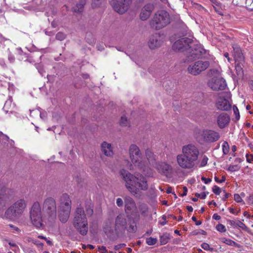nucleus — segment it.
Instances as JSON below:
<instances>
[{
    "mask_svg": "<svg viewBox=\"0 0 253 253\" xmlns=\"http://www.w3.org/2000/svg\"><path fill=\"white\" fill-rule=\"evenodd\" d=\"M162 38L159 34L153 35L150 38L148 45L151 49H155L161 45Z\"/></svg>",
    "mask_w": 253,
    "mask_h": 253,
    "instance_id": "nucleus-20",
    "label": "nucleus"
},
{
    "mask_svg": "<svg viewBox=\"0 0 253 253\" xmlns=\"http://www.w3.org/2000/svg\"><path fill=\"white\" fill-rule=\"evenodd\" d=\"M186 209L189 212H192L193 211V209L191 206H188L186 207Z\"/></svg>",
    "mask_w": 253,
    "mask_h": 253,
    "instance_id": "nucleus-62",
    "label": "nucleus"
},
{
    "mask_svg": "<svg viewBox=\"0 0 253 253\" xmlns=\"http://www.w3.org/2000/svg\"><path fill=\"white\" fill-rule=\"evenodd\" d=\"M104 1V0H92L91 5L93 8H98Z\"/></svg>",
    "mask_w": 253,
    "mask_h": 253,
    "instance_id": "nucleus-34",
    "label": "nucleus"
},
{
    "mask_svg": "<svg viewBox=\"0 0 253 253\" xmlns=\"http://www.w3.org/2000/svg\"><path fill=\"white\" fill-rule=\"evenodd\" d=\"M131 3V0H113L111 4L115 11L123 14L128 10Z\"/></svg>",
    "mask_w": 253,
    "mask_h": 253,
    "instance_id": "nucleus-12",
    "label": "nucleus"
},
{
    "mask_svg": "<svg viewBox=\"0 0 253 253\" xmlns=\"http://www.w3.org/2000/svg\"><path fill=\"white\" fill-rule=\"evenodd\" d=\"M208 85L213 90L218 91L224 90L227 84L223 78L214 77L209 82Z\"/></svg>",
    "mask_w": 253,
    "mask_h": 253,
    "instance_id": "nucleus-15",
    "label": "nucleus"
},
{
    "mask_svg": "<svg viewBox=\"0 0 253 253\" xmlns=\"http://www.w3.org/2000/svg\"><path fill=\"white\" fill-rule=\"evenodd\" d=\"M128 226H126V230L130 233H134L137 229L136 224L133 220H129Z\"/></svg>",
    "mask_w": 253,
    "mask_h": 253,
    "instance_id": "nucleus-26",
    "label": "nucleus"
},
{
    "mask_svg": "<svg viewBox=\"0 0 253 253\" xmlns=\"http://www.w3.org/2000/svg\"><path fill=\"white\" fill-rule=\"evenodd\" d=\"M129 153L132 163L139 167L141 162V154L138 147L135 144H131L129 147Z\"/></svg>",
    "mask_w": 253,
    "mask_h": 253,
    "instance_id": "nucleus-14",
    "label": "nucleus"
},
{
    "mask_svg": "<svg viewBox=\"0 0 253 253\" xmlns=\"http://www.w3.org/2000/svg\"><path fill=\"white\" fill-rule=\"evenodd\" d=\"M235 70L237 76L241 78L244 76L243 67L244 66L245 60L235 61Z\"/></svg>",
    "mask_w": 253,
    "mask_h": 253,
    "instance_id": "nucleus-24",
    "label": "nucleus"
},
{
    "mask_svg": "<svg viewBox=\"0 0 253 253\" xmlns=\"http://www.w3.org/2000/svg\"><path fill=\"white\" fill-rule=\"evenodd\" d=\"M240 167L237 165H230L228 167V168L227 169L228 171H230L231 172H234V171L239 170L240 169Z\"/></svg>",
    "mask_w": 253,
    "mask_h": 253,
    "instance_id": "nucleus-37",
    "label": "nucleus"
},
{
    "mask_svg": "<svg viewBox=\"0 0 253 253\" xmlns=\"http://www.w3.org/2000/svg\"><path fill=\"white\" fill-rule=\"evenodd\" d=\"M201 135L203 137V140L207 143H213L216 142L220 138L219 133L212 129H203Z\"/></svg>",
    "mask_w": 253,
    "mask_h": 253,
    "instance_id": "nucleus-13",
    "label": "nucleus"
},
{
    "mask_svg": "<svg viewBox=\"0 0 253 253\" xmlns=\"http://www.w3.org/2000/svg\"><path fill=\"white\" fill-rule=\"evenodd\" d=\"M170 239V235L168 233H165L160 236V242L161 245H164L167 244Z\"/></svg>",
    "mask_w": 253,
    "mask_h": 253,
    "instance_id": "nucleus-28",
    "label": "nucleus"
},
{
    "mask_svg": "<svg viewBox=\"0 0 253 253\" xmlns=\"http://www.w3.org/2000/svg\"><path fill=\"white\" fill-rule=\"evenodd\" d=\"M199 233L200 234H202V235H207V232L204 230H200V231L199 232Z\"/></svg>",
    "mask_w": 253,
    "mask_h": 253,
    "instance_id": "nucleus-64",
    "label": "nucleus"
},
{
    "mask_svg": "<svg viewBox=\"0 0 253 253\" xmlns=\"http://www.w3.org/2000/svg\"><path fill=\"white\" fill-rule=\"evenodd\" d=\"M246 160L248 163H253V155L247 154L246 155Z\"/></svg>",
    "mask_w": 253,
    "mask_h": 253,
    "instance_id": "nucleus-47",
    "label": "nucleus"
},
{
    "mask_svg": "<svg viewBox=\"0 0 253 253\" xmlns=\"http://www.w3.org/2000/svg\"><path fill=\"white\" fill-rule=\"evenodd\" d=\"M9 227L13 228L15 231L17 232H19L20 231V229L18 227H15L12 224H10Z\"/></svg>",
    "mask_w": 253,
    "mask_h": 253,
    "instance_id": "nucleus-58",
    "label": "nucleus"
},
{
    "mask_svg": "<svg viewBox=\"0 0 253 253\" xmlns=\"http://www.w3.org/2000/svg\"><path fill=\"white\" fill-rule=\"evenodd\" d=\"M230 118L229 116L225 113H221L217 116L216 122L218 126L220 128H224L227 126L230 122Z\"/></svg>",
    "mask_w": 253,
    "mask_h": 253,
    "instance_id": "nucleus-18",
    "label": "nucleus"
},
{
    "mask_svg": "<svg viewBox=\"0 0 253 253\" xmlns=\"http://www.w3.org/2000/svg\"><path fill=\"white\" fill-rule=\"evenodd\" d=\"M227 223L229 224V225L231 227H232L233 228L237 227L238 220L236 221V220L229 219L227 220Z\"/></svg>",
    "mask_w": 253,
    "mask_h": 253,
    "instance_id": "nucleus-42",
    "label": "nucleus"
},
{
    "mask_svg": "<svg viewBox=\"0 0 253 253\" xmlns=\"http://www.w3.org/2000/svg\"><path fill=\"white\" fill-rule=\"evenodd\" d=\"M86 0H81L79 3H77L76 7L74 8L73 11L75 12H81L83 10L85 4Z\"/></svg>",
    "mask_w": 253,
    "mask_h": 253,
    "instance_id": "nucleus-29",
    "label": "nucleus"
},
{
    "mask_svg": "<svg viewBox=\"0 0 253 253\" xmlns=\"http://www.w3.org/2000/svg\"><path fill=\"white\" fill-rule=\"evenodd\" d=\"M224 56L227 59L228 62H231V59L229 57V55L228 52H225L224 53Z\"/></svg>",
    "mask_w": 253,
    "mask_h": 253,
    "instance_id": "nucleus-57",
    "label": "nucleus"
},
{
    "mask_svg": "<svg viewBox=\"0 0 253 253\" xmlns=\"http://www.w3.org/2000/svg\"><path fill=\"white\" fill-rule=\"evenodd\" d=\"M201 246L204 250L206 251H209L211 252H213L214 251V249L211 247L209 244L207 243H203Z\"/></svg>",
    "mask_w": 253,
    "mask_h": 253,
    "instance_id": "nucleus-35",
    "label": "nucleus"
},
{
    "mask_svg": "<svg viewBox=\"0 0 253 253\" xmlns=\"http://www.w3.org/2000/svg\"><path fill=\"white\" fill-rule=\"evenodd\" d=\"M15 54L19 60H22L24 58H27L26 54L21 50V48H16Z\"/></svg>",
    "mask_w": 253,
    "mask_h": 253,
    "instance_id": "nucleus-30",
    "label": "nucleus"
},
{
    "mask_svg": "<svg viewBox=\"0 0 253 253\" xmlns=\"http://www.w3.org/2000/svg\"><path fill=\"white\" fill-rule=\"evenodd\" d=\"M183 192L182 194H181V197H184V196H186L187 195V193L188 191V189H187V187L185 186H184L183 187Z\"/></svg>",
    "mask_w": 253,
    "mask_h": 253,
    "instance_id": "nucleus-54",
    "label": "nucleus"
},
{
    "mask_svg": "<svg viewBox=\"0 0 253 253\" xmlns=\"http://www.w3.org/2000/svg\"><path fill=\"white\" fill-rule=\"evenodd\" d=\"M42 210L48 218L55 219L57 213V207L55 199L52 197L46 198L44 200Z\"/></svg>",
    "mask_w": 253,
    "mask_h": 253,
    "instance_id": "nucleus-8",
    "label": "nucleus"
},
{
    "mask_svg": "<svg viewBox=\"0 0 253 253\" xmlns=\"http://www.w3.org/2000/svg\"><path fill=\"white\" fill-rule=\"evenodd\" d=\"M212 218L214 220H218L220 219L221 217L218 214L214 213L212 216Z\"/></svg>",
    "mask_w": 253,
    "mask_h": 253,
    "instance_id": "nucleus-55",
    "label": "nucleus"
},
{
    "mask_svg": "<svg viewBox=\"0 0 253 253\" xmlns=\"http://www.w3.org/2000/svg\"><path fill=\"white\" fill-rule=\"evenodd\" d=\"M154 9V5L152 3H147L142 8L140 13V18L144 21L147 20Z\"/></svg>",
    "mask_w": 253,
    "mask_h": 253,
    "instance_id": "nucleus-17",
    "label": "nucleus"
},
{
    "mask_svg": "<svg viewBox=\"0 0 253 253\" xmlns=\"http://www.w3.org/2000/svg\"><path fill=\"white\" fill-rule=\"evenodd\" d=\"M199 150L193 144L184 145L182 148V153L176 156V161L178 166L182 169H192L198 164Z\"/></svg>",
    "mask_w": 253,
    "mask_h": 253,
    "instance_id": "nucleus-2",
    "label": "nucleus"
},
{
    "mask_svg": "<svg viewBox=\"0 0 253 253\" xmlns=\"http://www.w3.org/2000/svg\"><path fill=\"white\" fill-rule=\"evenodd\" d=\"M7 198L5 189H1V192H0V208L5 206Z\"/></svg>",
    "mask_w": 253,
    "mask_h": 253,
    "instance_id": "nucleus-27",
    "label": "nucleus"
},
{
    "mask_svg": "<svg viewBox=\"0 0 253 253\" xmlns=\"http://www.w3.org/2000/svg\"><path fill=\"white\" fill-rule=\"evenodd\" d=\"M232 48L233 49L232 54L235 59V61L236 62H238V61L245 60V57L240 47L236 44H233Z\"/></svg>",
    "mask_w": 253,
    "mask_h": 253,
    "instance_id": "nucleus-21",
    "label": "nucleus"
},
{
    "mask_svg": "<svg viewBox=\"0 0 253 253\" xmlns=\"http://www.w3.org/2000/svg\"><path fill=\"white\" fill-rule=\"evenodd\" d=\"M229 145L227 141H224L222 145V153L224 155H227L229 152Z\"/></svg>",
    "mask_w": 253,
    "mask_h": 253,
    "instance_id": "nucleus-31",
    "label": "nucleus"
},
{
    "mask_svg": "<svg viewBox=\"0 0 253 253\" xmlns=\"http://www.w3.org/2000/svg\"><path fill=\"white\" fill-rule=\"evenodd\" d=\"M208 160H209V159H208V157L205 155L203 157V159L201 162L200 166L201 167H204L206 166L208 163Z\"/></svg>",
    "mask_w": 253,
    "mask_h": 253,
    "instance_id": "nucleus-43",
    "label": "nucleus"
},
{
    "mask_svg": "<svg viewBox=\"0 0 253 253\" xmlns=\"http://www.w3.org/2000/svg\"><path fill=\"white\" fill-rule=\"evenodd\" d=\"M101 151L106 156H112L113 154L111 144L108 143L105 141L101 144Z\"/></svg>",
    "mask_w": 253,
    "mask_h": 253,
    "instance_id": "nucleus-23",
    "label": "nucleus"
},
{
    "mask_svg": "<svg viewBox=\"0 0 253 253\" xmlns=\"http://www.w3.org/2000/svg\"><path fill=\"white\" fill-rule=\"evenodd\" d=\"M127 222L125 215L123 214L118 215L115 219V230L124 231L126 229Z\"/></svg>",
    "mask_w": 253,
    "mask_h": 253,
    "instance_id": "nucleus-19",
    "label": "nucleus"
},
{
    "mask_svg": "<svg viewBox=\"0 0 253 253\" xmlns=\"http://www.w3.org/2000/svg\"><path fill=\"white\" fill-rule=\"evenodd\" d=\"M120 123L122 126H126L128 124L126 118L125 116L121 117Z\"/></svg>",
    "mask_w": 253,
    "mask_h": 253,
    "instance_id": "nucleus-41",
    "label": "nucleus"
},
{
    "mask_svg": "<svg viewBox=\"0 0 253 253\" xmlns=\"http://www.w3.org/2000/svg\"><path fill=\"white\" fill-rule=\"evenodd\" d=\"M216 109L220 111H228L231 108V104L223 97L219 96L215 102Z\"/></svg>",
    "mask_w": 253,
    "mask_h": 253,
    "instance_id": "nucleus-16",
    "label": "nucleus"
},
{
    "mask_svg": "<svg viewBox=\"0 0 253 253\" xmlns=\"http://www.w3.org/2000/svg\"><path fill=\"white\" fill-rule=\"evenodd\" d=\"M212 190L215 195H219L221 191L220 188L217 185L213 186Z\"/></svg>",
    "mask_w": 253,
    "mask_h": 253,
    "instance_id": "nucleus-44",
    "label": "nucleus"
},
{
    "mask_svg": "<svg viewBox=\"0 0 253 253\" xmlns=\"http://www.w3.org/2000/svg\"><path fill=\"white\" fill-rule=\"evenodd\" d=\"M98 249L102 251L104 253H106L107 252V250L105 246L99 247Z\"/></svg>",
    "mask_w": 253,
    "mask_h": 253,
    "instance_id": "nucleus-59",
    "label": "nucleus"
},
{
    "mask_svg": "<svg viewBox=\"0 0 253 253\" xmlns=\"http://www.w3.org/2000/svg\"><path fill=\"white\" fill-rule=\"evenodd\" d=\"M234 200L237 203L242 202L243 204H245V202L243 201L241 196L238 194H235L234 195Z\"/></svg>",
    "mask_w": 253,
    "mask_h": 253,
    "instance_id": "nucleus-40",
    "label": "nucleus"
},
{
    "mask_svg": "<svg viewBox=\"0 0 253 253\" xmlns=\"http://www.w3.org/2000/svg\"><path fill=\"white\" fill-rule=\"evenodd\" d=\"M220 240L222 242L229 246H235L236 245V243L235 241L225 237L221 238Z\"/></svg>",
    "mask_w": 253,
    "mask_h": 253,
    "instance_id": "nucleus-32",
    "label": "nucleus"
},
{
    "mask_svg": "<svg viewBox=\"0 0 253 253\" xmlns=\"http://www.w3.org/2000/svg\"><path fill=\"white\" fill-rule=\"evenodd\" d=\"M192 219L193 221L195 222V224L196 225H200L202 224V221L201 220H197L196 217L195 216H193L192 217Z\"/></svg>",
    "mask_w": 253,
    "mask_h": 253,
    "instance_id": "nucleus-53",
    "label": "nucleus"
},
{
    "mask_svg": "<svg viewBox=\"0 0 253 253\" xmlns=\"http://www.w3.org/2000/svg\"><path fill=\"white\" fill-rule=\"evenodd\" d=\"M126 244L125 243H122V244H120L115 245L114 246V250L116 251H118L122 248H124V247H126Z\"/></svg>",
    "mask_w": 253,
    "mask_h": 253,
    "instance_id": "nucleus-48",
    "label": "nucleus"
},
{
    "mask_svg": "<svg viewBox=\"0 0 253 253\" xmlns=\"http://www.w3.org/2000/svg\"><path fill=\"white\" fill-rule=\"evenodd\" d=\"M72 202L67 194H63L60 199L58 208L59 218L62 223H65L69 218Z\"/></svg>",
    "mask_w": 253,
    "mask_h": 253,
    "instance_id": "nucleus-5",
    "label": "nucleus"
},
{
    "mask_svg": "<svg viewBox=\"0 0 253 253\" xmlns=\"http://www.w3.org/2000/svg\"><path fill=\"white\" fill-rule=\"evenodd\" d=\"M172 48L178 51L188 50L186 60L188 62L201 58L206 53V50L197 41H194L193 38L186 37L176 41L173 44Z\"/></svg>",
    "mask_w": 253,
    "mask_h": 253,
    "instance_id": "nucleus-1",
    "label": "nucleus"
},
{
    "mask_svg": "<svg viewBox=\"0 0 253 253\" xmlns=\"http://www.w3.org/2000/svg\"><path fill=\"white\" fill-rule=\"evenodd\" d=\"M157 169L159 172L168 176L170 173L172 168L170 165L166 163L162 162L158 165Z\"/></svg>",
    "mask_w": 253,
    "mask_h": 253,
    "instance_id": "nucleus-22",
    "label": "nucleus"
},
{
    "mask_svg": "<svg viewBox=\"0 0 253 253\" xmlns=\"http://www.w3.org/2000/svg\"><path fill=\"white\" fill-rule=\"evenodd\" d=\"M146 156L147 157V159L149 160L151 158V157H153V154L152 153V152L149 150H147L146 151Z\"/></svg>",
    "mask_w": 253,
    "mask_h": 253,
    "instance_id": "nucleus-51",
    "label": "nucleus"
},
{
    "mask_svg": "<svg viewBox=\"0 0 253 253\" xmlns=\"http://www.w3.org/2000/svg\"><path fill=\"white\" fill-rule=\"evenodd\" d=\"M216 229L219 232L221 233H224L226 231V229L225 228V226L222 224H218L216 226Z\"/></svg>",
    "mask_w": 253,
    "mask_h": 253,
    "instance_id": "nucleus-36",
    "label": "nucleus"
},
{
    "mask_svg": "<svg viewBox=\"0 0 253 253\" xmlns=\"http://www.w3.org/2000/svg\"><path fill=\"white\" fill-rule=\"evenodd\" d=\"M169 22V14L166 11L161 10L155 14L150 21V25L152 28L158 30L166 27Z\"/></svg>",
    "mask_w": 253,
    "mask_h": 253,
    "instance_id": "nucleus-6",
    "label": "nucleus"
},
{
    "mask_svg": "<svg viewBox=\"0 0 253 253\" xmlns=\"http://www.w3.org/2000/svg\"><path fill=\"white\" fill-rule=\"evenodd\" d=\"M8 59H9V60L10 61V62H13L15 60V58L12 55H10L8 56Z\"/></svg>",
    "mask_w": 253,
    "mask_h": 253,
    "instance_id": "nucleus-61",
    "label": "nucleus"
},
{
    "mask_svg": "<svg viewBox=\"0 0 253 253\" xmlns=\"http://www.w3.org/2000/svg\"><path fill=\"white\" fill-rule=\"evenodd\" d=\"M138 210L142 216L147 217L148 215V207L146 204L139 203L138 205Z\"/></svg>",
    "mask_w": 253,
    "mask_h": 253,
    "instance_id": "nucleus-25",
    "label": "nucleus"
},
{
    "mask_svg": "<svg viewBox=\"0 0 253 253\" xmlns=\"http://www.w3.org/2000/svg\"><path fill=\"white\" fill-rule=\"evenodd\" d=\"M73 224L77 231L83 236L88 232V222L83 208L78 207L74 212Z\"/></svg>",
    "mask_w": 253,
    "mask_h": 253,
    "instance_id": "nucleus-4",
    "label": "nucleus"
},
{
    "mask_svg": "<svg viewBox=\"0 0 253 253\" xmlns=\"http://www.w3.org/2000/svg\"><path fill=\"white\" fill-rule=\"evenodd\" d=\"M209 66L210 63L209 61L199 60L190 65L187 68V70L189 73L193 75H197L206 70Z\"/></svg>",
    "mask_w": 253,
    "mask_h": 253,
    "instance_id": "nucleus-11",
    "label": "nucleus"
},
{
    "mask_svg": "<svg viewBox=\"0 0 253 253\" xmlns=\"http://www.w3.org/2000/svg\"><path fill=\"white\" fill-rule=\"evenodd\" d=\"M237 227H239L240 228L242 229V230H245L248 231L249 230V228L248 227L243 223L242 221L240 220H238V224H237Z\"/></svg>",
    "mask_w": 253,
    "mask_h": 253,
    "instance_id": "nucleus-39",
    "label": "nucleus"
},
{
    "mask_svg": "<svg viewBox=\"0 0 253 253\" xmlns=\"http://www.w3.org/2000/svg\"><path fill=\"white\" fill-rule=\"evenodd\" d=\"M202 180L204 182V183L206 184H209L211 181V179L209 178H206L205 177H202L201 178Z\"/></svg>",
    "mask_w": 253,
    "mask_h": 253,
    "instance_id": "nucleus-52",
    "label": "nucleus"
},
{
    "mask_svg": "<svg viewBox=\"0 0 253 253\" xmlns=\"http://www.w3.org/2000/svg\"><path fill=\"white\" fill-rule=\"evenodd\" d=\"M233 109L236 119L239 120L240 118V113L237 107L235 105H234L233 107Z\"/></svg>",
    "mask_w": 253,
    "mask_h": 253,
    "instance_id": "nucleus-45",
    "label": "nucleus"
},
{
    "mask_svg": "<svg viewBox=\"0 0 253 253\" xmlns=\"http://www.w3.org/2000/svg\"><path fill=\"white\" fill-rule=\"evenodd\" d=\"M27 204L24 200L19 199L6 210L5 214L14 217L19 216L22 214Z\"/></svg>",
    "mask_w": 253,
    "mask_h": 253,
    "instance_id": "nucleus-9",
    "label": "nucleus"
},
{
    "mask_svg": "<svg viewBox=\"0 0 253 253\" xmlns=\"http://www.w3.org/2000/svg\"><path fill=\"white\" fill-rule=\"evenodd\" d=\"M30 215L32 222L35 227L40 228L42 226V216L39 202L34 203L30 211Z\"/></svg>",
    "mask_w": 253,
    "mask_h": 253,
    "instance_id": "nucleus-7",
    "label": "nucleus"
},
{
    "mask_svg": "<svg viewBox=\"0 0 253 253\" xmlns=\"http://www.w3.org/2000/svg\"><path fill=\"white\" fill-rule=\"evenodd\" d=\"M209 193L207 192V193L206 192H202L200 194V198L202 199H205L206 198L207 194H208Z\"/></svg>",
    "mask_w": 253,
    "mask_h": 253,
    "instance_id": "nucleus-56",
    "label": "nucleus"
},
{
    "mask_svg": "<svg viewBox=\"0 0 253 253\" xmlns=\"http://www.w3.org/2000/svg\"><path fill=\"white\" fill-rule=\"evenodd\" d=\"M157 239L156 238L149 237L146 239V243L149 246L155 245L157 242Z\"/></svg>",
    "mask_w": 253,
    "mask_h": 253,
    "instance_id": "nucleus-33",
    "label": "nucleus"
},
{
    "mask_svg": "<svg viewBox=\"0 0 253 253\" xmlns=\"http://www.w3.org/2000/svg\"><path fill=\"white\" fill-rule=\"evenodd\" d=\"M224 193H225L224 196L222 197V200L223 201H226L227 199L228 198L229 194L225 192V191H224Z\"/></svg>",
    "mask_w": 253,
    "mask_h": 253,
    "instance_id": "nucleus-60",
    "label": "nucleus"
},
{
    "mask_svg": "<svg viewBox=\"0 0 253 253\" xmlns=\"http://www.w3.org/2000/svg\"><path fill=\"white\" fill-rule=\"evenodd\" d=\"M121 174L126 181V188L132 195L137 196L139 189L143 191L148 189L147 181L145 177H136L129 172H126L124 169L121 170Z\"/></svg>",
    "mask_w": 253,
    "mask_h": 253,
    "instance_id": "nucleus-3",
    "label": "nucleus"
},
{
    "mask_svg": "<svg viewBox=\"0 0 253 253\" xmlns=\"http://www.w3.org/2000/svg\"><path fill=\"white\" fill-rule=\"evenodd\" d=\"M116 204L119 207H122L123 206L124 202L121 198H119L116 200Z\"/></svg>",
    "mask_w": 253,
    "mask_h": 253,
    "instance_id": "nucleus-49",
    "label": "nucleus"
},
{
    "mask_svg": "<svg viewBox=\"0 0 253 253\" xmlns=\"http://www.w3.org/2000/svg\"><path fill=\"white\" fill-rule=\"evenodd\" d=\"M124 204L125 211L129 219H130L131 215L134 214L139 217L136 204L132 198L130 196H126L124 198Z\"/></svg>",
    "mask_w": 253,
    "mask_h": 253,
    "instance_id": "nucleus-10",
    "label": "nucleus"
},
{
    "mask_svg": "<svg viewBox=\"0 0 253 253\" xmlns=\"http://www.w3.org/2000/svg\"><path fill=\"white\" fill-rule=\"evenodd\" d=\"M66 38V35L63 33L59 32L56 35V39L59 41H63Z\"/></svg>",
    "mask_w": 253,
    "mask_h": 253,
    "instance_id": "nucleus-38",
    "label": "nucleus"
},
{
    "mask_svg": "<svg viewBox=\"0 0 253 253\" xmlns=\"http://www.w3.org/2000/svg\"><path fill=\"white\" fill-rule=\"evenodd\" d=\"M247 203L249 205H253V195H250L247 198Z\"/></svg>",
    "mask_w": 253,
    "mask_h": 253,
    "instance_id": "nucleus-50",
    "label": "nucleus"
},
{
    "mask_svg": "<svg viewBox=\"0 0 253 253\" xmlns=\"http://www.w3.org/2000/svg\"><path fill=\"white\" fill-rule=\"evenodd\" d=\"M211 205H213L215 207H216L217 206L216 203L215 202H214L213 201L209 202V205L211 206Z\"/></svg>",
    "mask_w": 253,
    "mask_h": 253,
    "instance_id": "nucleus-63",
    "label": "nucleus"
},
{
    "mask_svg": "<svg viewBox=\"0 0 253 253\" xmlns=\"http://www.w3.org/2000/svg\"><path fill=\"white\" fill-rule=\"evenodd\" d=\"M88 207L86 208V211L87 214L92 215L93 213V209L90 202H88Z\"/></svg>",
    "mask_w": 253,
    "mask_h": 253,
    "instance_id": "nucleus-46",
    "label": "nucleus"
}]
</instances>
